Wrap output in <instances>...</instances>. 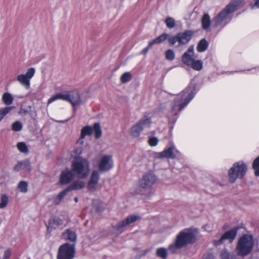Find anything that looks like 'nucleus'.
Here are the masks:
<instances>
[{
  "label": "nucleus",
  "mask_w": 259,
  "mask_h": 259,
  "mask_svg": "<svg viewBox=\"0 0 259 259\" xmlns=\"http://www.w3.org/2000/svg\"><path fill=\"white\" fill-rule=\"evenodd\" d=\"M151 120L150 118L141 119L131 130L132 136L134 138L139 137L141 132L146 128H149L151 126Z\"/></svg>",
  "instance_id": "nucleus-11"
},
{
  "label": "nucleus",
  "mask_w": 259,
  "mask_h": 259,
  "mask_svg": "<svg viewBox=\"0 0 259 259\" xmlns=\"http://www.w3.org/2000/svg\"><path fill=\"white\" fill-rule=\"evenodd\" d=\"M17 147L18 150L22 153H27L28 152V148L24 142H20L17 144Z\"/></svg>",
  "instance_id": "nucleus-40"
},
{
  "label": "nucleus",
  "mask_w": 259,
  "mask_h": 259,
  "mask_svg": "<svg viewBox=\"0 0 259 259\" xmlns=\"http://www.w3.org/2000/svg\"><path fill=\"white\" fill-rule=\"evenodd\" d=\"M148 142H149V144L150 146H155L157 145L158 142V140L156 137H152L149 139Z\"/></svg>",
  "instance_id": "nucleus-45"
},
{
  "label": "nucleus",
  "mask_w": 259,
  "mask_h": 259,
  "mask_svg": "<svg viewBox=\"0 0 259 259\" xmlns=\"http://www.w3.org/2000/svg\"><path fill=\"white\" fill-rule=\"evenodd\" d=\"M72 170L81 179L86 178L90 171V164L85 159H78L72 161Z\"/></svg>",
  "instance_id": "nucleus-6"
},
{
  "label": "nucleus",
  "mask_w": 259,
  "mask_h": 259,
  "mask_svg": "<svg viewBox=\"0 0 259 259\" xmlns=\"http://www.w3.org/2000/svg\"><path fill=\"white\" fill-rule=\"evenodd\" d=\"M208 47V43L205 39H201L198 43L197 50L198 52H203L206 51Z\"/></svg>",
  "instance_id": "nucleus-24"
},
{
  "label": "nucleus",
  "mask_w": 259,
  "mask_h": 259,
  "mask_svg": "<svg viewBox=\"0 0 259 259\" xmlns=\"http://www.w3.org/2000/svg\"><path fill=\"white\" fill-rule=\"evenodd\" d=\"M85 186V183L81 181H76L73 182L71 185L68 186L67 188L71 191L74 190H79L83 188Z\"/></svg>",
  "instance_id": "nucleus-23"
},
{
  "label": "nucleus",
  "mask_w": 259,
  "mask_h": 259,
  "mask_svg": "<svg viewBox=\"0 0 259 259\" xmlns=\"http://www.w3.org/2000/svg\"><path fill=\"white\" fill-rule=\"evenodd\" d=\"M69 119H67V120H65V121L61 120V121H58V122H61V123H64V122H66V121H69Z\"/></svg>",
  "instance_id": "nucleus-53"
},
{
  "label": "nucleus",
  "mask_w": 259,
  "mask_h": 259,
  "mask_svg": "<svg viewBox=\"0 0 259 259\" xmlns=\"http://www.w3.org/2000/svg\"><path fill=\"white\" fill-rule=\"evenodd\" d=\"M62 236L64 239L68 240L74 243H75L77 239V234L75 231H73L71 229H67L62 233Z\"/></svg>",
  "instance_id": "nucleus-19"
},
{
  "label": "nucleus",
  "mask_w": 259,
  "mask_h": 259,
  "mask_svg": "<svg viewBox=\"0 0 259 259\" xmlns=\"http://www.w3.org/2000/svg\"><path fill=\"white\" fill-rule=\"evenodd\" d=\"M140 219V217L136 215H131L127 217L125 220L118 223L116 225L113 226L114 230L119 233H122L126 227L131 224L136 222Z\"/></svg>",
  "instance_id": "nucleus-12"
},
{
  "label": "nucleus",
  "mask_w": 259,
  "mask_h": 259,
  "mask_svg": "<svg viewBox=\"0 0 259 259\" xmlns=\"http://www.w3.org/2000/svg\"><path fill=\"white\" fill-rule=\"evenodd\" d=\"M9 198L6 194H2L0 200V209L5 208L8 203Z\"/></svg>",
  "instance_id": "nucleus-34"
},
{
  "label": "nucleus",
  "mask_w": 259,
  "mask_h": 259,
  "mask_svg": "<svg viewBox=\"0 0 259 259\" xmlns=\"http://www.w3.org/2000/svg\"><path fill=\"white\" fill-rule=\"evenodd\" d=\"M150 251H151L150 248H147V249L142 251L141 254L140 255H139L138 256H136V258L139 259L142 256L145 255L147 253L149 252Z\"/></svg>",
  "instance_id": "nucleus-47"
},
{
  "label": "nucleus",
  "mask_w": 259,
  "mask_h": 259,
  "mask_svg": "<svg viewBox=\"0 0 259 259\" xmlns=\"http://www.w3.org/2000/svg\"><path fill=\"white\" fill-rule=\"evenodd\" d=\"M28 184L25 181L19 182L17 188L19 191L22 193H26L27 191Z\"/></svg>",
  "instance_id": "nucleus-35"
},
{
  "label": "nucleus",
  "mask_w": 259,
  "mask_h": 259,
  "mask_svg": "<svg viewBox=\"0 0 259 259\" xmlns=\"http://www.w3.org/2000/svg\"><path fill=\"white\" fill-rule=\"evenodd\" d=\"M202 28L204 30H207L211 25L210 17L208 13L204 14L201 19Z\"/></svg>",
  "instance_id": "nucleus-22"
},
{
  "label": "nucleus",
  "mask_w": 259,
  "mask_h": 259,
  "mask_svg": "<svg viewBox=\"0 0 259 259\" xmlns=\"http://www.w3.org/2000/svg\"><path fill=\"white\" fill-rule=\"evenodd\" d=\"M3 102L7 105H10L13 103L14 97L9 93H5L2 97Z\"/></svg>",
  "instance_id": "nucleus-28"
},
{
  "label": "nucleus",
  "mask_w": 259,
  "mask_h": 259,
  "mask_svg": "<svg viewBox=\"0 0 259 259\" xmlns=\"http://www.w3.org/2000/svg\"><path fill=\"white\" fill-rule=\"evenodd\" d=\"M194 34V30H186L183 32L178 33L176 35L169 37L168 40L172 46L175 45L178 42V44L177 47H180L187 45Z\"/></svg>",
  "instance_id": "nucleus-8"
},
{
  "label": "nucleus",
  "mask_w": 259,
  "mask_h": 259,
  "mask_svg": "<svg viewBox=\"0 0 259 259\" xmlns=\"http://www.w3.org/2000/svg\"><path fill=\"white\" fill-rule=\"evenodd\" d=\"M247 169L246 164L243 161L235 162L229 171V181L234 183L237 179H242Z\"/></svg>",
  "instance_id": "nucleus-7"
},
{
  "label": "nucleus",
  "mask_w": 259,
  "mask_h": 259,
  "mask_svg": "<svg viewBox=\"0 0 259 259\" xmlns=\"http://www.w3.org/2000/svg\"><path fill=\"white\" fill-rule=\"evenodd\" d=\"M14 170L16 171H19L21 170L29 171L31 170L30 162L28 160L20 161L14 166Z\"/></svg>",
  "instance_id": "nucleus-20"
},
{
  "label": "nucleus",
  "mask_w": 259,
  "mask_h": 259,
  "mask_svg": "<svg viewBox=\"0 0 259 259\" xmlns=\"http://www.w3.org/2000/svg\"><path fill=\"white\" fill-rule=\"evenodd\" d=\"M168 34L165 33H163L160 35L159 36L150 41V45H153L154 44H158L163 42L168 37Z\"/></svg>",
  "instance_id": "nucleus-29"
},
{
  "label": "nucleus",
  "mask_w": 259,
  "mask_h": 259,
  "mask_svg": "<svg viewBox=\"0 0 259 259\" xmlns=\"http://www.w3.org/2000/svg\"><path fill=\"white\" fill-rule=\"evenodd\" d=\"M195 94V89L192 86H189L180 93L174 101L170 111L171 115H176L183 110L192 100Z\"/></svg>",
  "instance_id": "nucleus-3"
},
{
  "label": "nucleus",
  "mask_w": 259,
  "mask_h": 259,
  "mask_svg": "<svg viewBox=\"0 0 259 259\" xmlns=\"http://www.w3.org/2000/svg\"><path fill=\"white\" fill-rule=\"evenodd\" d=\"M34 73L35 69L34 68H30L27 70L26 73L24 75L30 80V79L33 76Z\"/></svg>",
  "instance_id": "nucleus-43"
},
{
  "label": "nucleus",
  "mask_w": 259,
  "mask_h": 259,
  "mask_svg": "<svg viewBox=\"0 0 259 259\" xmlns=\"http://www.w3.org/2000/svg\"><path fill=\"white\" fill-rule=\"evenodd\" d=\"M164 23H165L167 27L170 29L174 28L176 26L175 20L171 17H167L164 20Z\"/></svg>",
  "instance_id": "nucleus-36"
},
{
  "label": "nucleus",
  "mask_w": 259,
  "mask_h": 259,
  "mask_svg": "<svg viewBox=\"0 0 259 259\" xmlns=\"http://www.w3.org/2000/svg\"><path fill=\"white\" fill-rule=\"evenodd\" d=\"M12 128L15 132H19L22 128V124L20 121H17L13 123Z\"/></svg>",
  "instance_id": "nucleus-42"
},
{
  "label": "nucleus",
  "mask_w": 259,
  "mask_h": 259,
  "mask_svg": "<svg viewBox=\"0 0 259 259\" xmlns=\"http://www.w3.org/2000/svg\"><path fill=\"white\" fill-rule=\"evenodd\" d=\"M254 246L252 235L245 234L241 237L237 242L236 251L238 256L244 257L249 254Z\"/></svg>",
  "instance_id": "nucleus-4"
},
{
  "label": "nucleus",
  "mask_w": 259,
  "mask_h": 259,
  "mask_svg": "<svg viewBox=\"0 0 259 259\" xmlns=\"http://www.w3.org/2000/svg\"><path fill=\"white\" fill-rule=\"evenodd\" d=\"M69 192L70 191L67 188L60 192L54 199V203L55 204H59Z\"/></svg>",
  "instance_id": "nucleus-27"
},
{
  "label": "nucleus",
  "mask_w": 259,
  "mask_h": 259,
  "mask_svg": "<svg viewBox=\"0 0 259 259\" xmlns=\"http://www.w3.org/2000/svg\"><path fill=\"white\" fill-rule=\"evenodd\" d=\"M13 106H7L0 110V121L13 109Z\"/></svg>",
  "instance_id": "nucleus-33"
},
{
  "label": "nucleus",
  "mask_w": 259,
  "mask_h": 259,
  "mask_svg": "<svg viewBox=\"0 0 259 259\" xmlns=\"http://www.w3.org/2000/svg\"><path fill=\"white\" fill-rule=\"evenodd\" d=\"M239 229L238 227H236L226 231L219 240H213V244L215 246H218L224 243L226 240H228L229 242L232 243L235 239Z\"/></svg>",
  "instance_id": "nucleus-10"
},
{
  "label": "nucleus",
  "mask_w": 259,
  "mask_h": 259,
  "mask_svg": "<svg viewBox=\"0 0 259 259\" xmlns=\"http://www.w3.org/2000/svg\"><path fill=\"white\" fill-rule=\"evenodd\" d=\"M132 78V75L130 72H126L124 73L120 77V81L122 83L128 82Z\"/></svg>",
  "instance_id": "nucleus-38"
},
{
  "label": "nucleus",
  "mask_w": 259,
  "mask_h": 259,
  "mask_svg": "<svg viewBox=\"0 0 259 259\" xmlns=\"http://www.w3.org/2000/svg\"><path fill=\"white\" fill-rule=\"evenodd\" d=\"M98 184H95L94 183L89 182L88 184V189L89 191L91 192H94L97 190Z\"/></svg>",
  "instance_id": "nucleus-44"
},
{
  "label": "nucleus",
  "mask_w": 259,
  "mask_h": 259,
  "mask_svg": "<svg viewBox=\"0 0 259 259\" xmlns=\"http://www.w3.org/2000/svg\"><path fill=\"white\" fill-rule=\"evenodd\" d=\"M180 152L175 148V146L171 145L167 148H165L163 151L158 153L157 157L160 158H167L175 159L180 156Z\"/></svg>",
  "instance_id": "nucleus-13"
},
{
  "label": "nucleus",
  "mask_w": 259,
  "mask_h": 259,
  "mask_svg": "<svg viewBox=\"0 0 259 259\" xmlns=\"http://www.w3.org/2000/svg\"><path fill=\"white\" fill-rule=\"evenodd\" d=\"M75 252V243H64L59 248L57 259H73Z\"/></svg>",
  "instance_id": "nucleus-9"
},
{
  "label": "nucleus",
  "mask_w": 259,
  "mask_h": 259,
  "mask_svg": "<svg viewBox=\"0 0 259 259\" xmlns=\"http://www.w3.org/2000/svg\"><path fill=\"white\" fill-rule=\"evenodd\" d=\"M255 170L254 174L256 176L259 177V167L256 169H254Z\"/></svg>",
  "instance_id": "nucleus-52"
},
{
  "label": "nucleus",
  "mask_w": 259,
  "mask_h": 259,
  "mask_svg": "<svg viewBox=\"0 0 259 259\" xmlns=\"http://www.w3.org/2000/svg\"><path fill=\"white\" fill-rule=\"evenodd\" d=\"M190 66H191L193 69L199 71L202 68L203 62L201 60H195L194 59Z\"/></svg>",
  "instance_id": "nucleus-32"
},
{
  "label": "nucleus",
  "mask_w": 259,
  "mask_h": 259,
  "mask_svg": "<svg viewBox=\"0 0 259 259\" xmlns=\"http://www.w3.org/2000/svg\"><path fill=\"white\" fill-rule=\"evenodd\" d=\"M93 206L96 209L97 211L102 212L104 209L103 203L100 200H94L92 203Z\"/></svg>",
  "instance_id": "nucleus-30"
},
{
  "label": "nucleus",
  "mask_w": 259,
  "mask_h": 259,
  "mask_svg": "<svg viewBox=\"0 0 259 259\" xmlns=\"http://www.w3.org/2000/svg\"><path fill=\"white\" fill-rule=\"evenodd\" d=\"M78 200V198L77 197L74 198V201H75V202H77Z\"/></svg>",
  "instance_id": "nucleus-54"
},
{
  "label": "nucleus",
  "mask_w": 259,
  "mask_h": 259,
  "mask_svg": "<svg viewBox=\"0 0 259 259\" xmlns=\"http://www.w3.org/2000/svg\"><path fill=\"white\" fill-rule=\"evenodd\" d=\"M195 241L196 235L193 231L186 229L179 232L175 242L169 245L168 250L171 254H177L181 249L193 244Z\"/></svg>",
  "instance_id": "nucleus-1"
},
{
  "label": "nucleus",
  "mask_w": 259,
  "mask_h": 259,
  "mask_svg": "<svg viewBox=\"0 0 259 259\" xmlns=\"http://www.w3.org/2000/svg\"><path fill=\"white\" fill-rule=\"evenodd\" d=\"M156 177L152 173L145 174L140 182V187L142 188H149L156 182Z\"/></svg>",
  "instance_id": "nucleus-14"
},
{
  "label": "nucleus",
  "mask_w": 259,
  "mask_h": 259,
  "mask_svg": "<svg viewBox=\"0 0 259 259\" xmlns=\"http://www.w3.org/2000/svg\"><path fill=\"white\" fill-rule=\"evenodd\" d=\"M194 55V47L193 46H190L188 50L185 52L182 57L183 62L187 65H190L192 64L193 60L194 59L193 58Z\"/></svg>",
  "instance_id": "nucleus-18"
},
{
  "label": "nucleus",
  "mask_w": 259,
  "mask_h": 259,
  "mask_svg": "<svg viewBox=\"0 0 259 259\" xmlns=\"http://www.w3.org/2000/svg\"><path fill=\"white\" fill-rule=\"evenodd\" d=\"M152 46L153 45H150V42H149L148 46L142 50V53L143 55H146L148 52V50L150 49V48H151Z\"/></svg>",
  "instance_id": "nucleus-50"
},
{
  "label": "nucleus",
  "mask_w": 259,
  "mask_h": 259,
  "mask_svg": "<svg viewBox=\"0 0 259 259\" xmlns=\"http://www.w3.org/2000/svg\"><path fill=\"white\" fill-rule=\"evenodd\" d=\"M156 255L161 259H167L168 256L167 250L164 247H160L157 249Z\"/></svg>",
  "instance_id": "nucleus-25"
},
{
  "label": "nucleus",
  "mask_w": 259,
  "mask_h": 259,
  "mask_svg": "<svg viewBox=\"0 0 259 259\" xmlns=\"http://www.w3.org/2000/svg\"><path fill=\"white\" fill-rule=\"evenodd\" d=\"M93 132L95 133V136L96 139H99L102 136V130L101 128L100 124L99 123H95L92 128Z\"/></svg>",
  "instance_id": "nucleus-31"
},
{
  "label": "nucleus",
  "mask_w": 259,
  "mask_h": 259,
  "mask_svg": "<svg viewBox=\"0 0 259 259\" xmlns=\"http://www.w3.org/2000/svg\"><path fill=\"white\" fill-rule=\"evenodd\" d=\"M93 130L90 126H86L83 127L81 131L80 138L78 141V142L81 144L84 143L83 139L86 136H90L92 134Z\"/></svg>",
  "instance_id": "nucleus-21"
},
{
  "label": "nucleus",
  "mask_w": 259,
  "mask_h": 259,
  "mask_svg": "<svg viewBox=\"0 0 259 259\" xmlns=\"http://www.w3.org/2000/svg\"><path fill=\"white\" fill-rule=\"evenodd\" d=\"M58 99H62L70 102L73 107V111L75 112V107L80 105L81 103L80 96L77 92H66L64 93H58L51 97L48 101V104H50Z\"/></svg>",
  "instance_id": "nucleus-5"
},
{
  "label": "nucleus",
  "mask_w": 259,
  "mask_h": 259,
  "mask_svg": "<svg viewBox=\"0 0 259 259\" xmlns=\"http://www.w3.org/2000/svg\"><path fill=\"white\" fill-rule=\"evenodd\" d=\"M113 164L110 155H104L99 163V169L101 171H107L113 167Z\"/></svg>",
  "instance_id": "nucleus-15"
},
{
  "label": "nucleus",
  "mask_w": 259,
  "mask_h": 259,
  "mask_svg": "<svg viewBox=\"0 0 259 259\" xmlns=\"http://www.w3.org/2000/svg\"><path fill=\"white\" fill-rule=\"evenodd\" d=\"M99 180V174L97 170H94L92 172L90 182L98 184Z\"/></svg>",
  "instance_id": "nucleus-39"
},
{
  "label": "nucleus",
  "mask_w": 259,
  "mask_h": 259,
  "mask_svg": "<svg viewBox=\"0 0 259 259\" xmlns=\"http://www.w3.org/2000/svg\"><path fill=\"white\" fill-rule=\"evenodd\" d=\"M252 167L253 169H256L259 167V156L254 159L252 163Z\"/></svg>",
  "instance_id": "nucleus-46"
},
{
  "label": "nucleus",
  "mask_w": 259,
  "mask_h": 259,
  "mask_svg": "<svg viewBox=\"0 0 259 259\" xmlns=\"http://www.w3.org/2000/svg\"><path fill=\"white\" fill-rule=\"evenodd\" d=\"M17 80L27 89L30 87V81L24 74H20L17 76Z\"/></svg>",
  "instance_id": "nucleus-26"
},
{
  "label": "nucleus",
  "mask_w": 259,
  "mask_h": 259,
  "mask_svg": "<svg viewBox=\"0 0 259 259\" xmlns=\"http://www.w3.org/2000/svg\"><path fill=\"white\" fill-rule=\"evenodd\" d=\"M165 58L169 61H172L175 59V54L173 50L169 49L165 52Z\"/></svg>",
  "instance_id": "nucleus-41"
},
{
  "label": "nucleus",
  "mask_w": 259,
  "mask_h": 259,
  "mask_svg": "<svg viewBox=\"0 0 259 259\" xmlns=\"http://www.w3.org/2000/svg\"><path fill=\"white\" fill-rule=\"evenodd\" d=\"M255 7L257 8H259V0H255V3L253 5H251V8L253 9Z\"/></svg>",
  "instance_id": "nucleus-51"
},
{
  "label": "nucleus",
  "mask_w": 259,
  "mask_h": 259,
  "mask_svg": "<svg viewBox=\"0 0 259 259\" xmlns=\"http://www.w3.org/2000/svg\"><path fill=\"white\" fill-rule=\"evenodd\" d=\"M11 254V251L10 249L6 250L4 252L3 259H9Z\"/></svg>",
  "instance_id": "nucleus-48"
},
{
  "label": "nucleus",
  "mask_w": 259,
  "mask_h": 259,
  "mask_svg": "<svg viewBox=\"0 0 259 259\" xmlns=\"http://www.w3.org/2000/svg\"><path fill=\"white\" fill-rule=\"evenodd\" d=\"M204 259H214V256L211 253H206L203 256Z\"/></svg>",
  "instance_id": "nucleus-49"
},
{
  "label": "nucleus",
  "mask_w": 259,
  "mask_h": 259,
  "mask_svg": "<svg viewBox=\"0 0 259 259\" xmlns=\"http://www.w3.org/2000/svg\"><path fill=\"white\" fill-rule=\"evenodd\" d=\"M63 223L64 221L58 217L52 218L49 220L48 224L47 225L48 231L51 232L58 227L62 226Z\"/></svg>",
  "instance_id": "nucleus-16"
},
{
  "label": "nucleus",
  "mask_w": 259,
  "mask_h": 259,
  "mask_svg": "<svg viewBox=\"0 0 259 259\" xmlns=\"http://www.w3.org/2000/svg\"><path fill=\"white\" fill-rule=\"evenodd\" d=\"M74 175L73 172L69 170H65L61 172L60 183L62 185L69 184L73 179Z\"/></svg>",
  "instance_id": "nucleus-17"
},
{
  "label": "nucleus",
  "mask_w": 259,
  "mask_h": 259,
  "mask_svg": "<svg viewBox=\"0 0 259 259\" xmlns=\"http://www.w3.org/2000/svg\"><path fill=\"white\" fill-rule=\"evenodd\" d=\"M244 0H232L214 18V27H217L223 22L224 26L231 20V15L236 11L239 6L243 3Z\"/></svg>",
  "instance_id": "nucleus-2"
},
{
  "label": "nucleus",
  "mask_w": 259,
  "mask_h": 259,
  "mask_svg": "<svg viewBox=\"0 0 259 259\" xmlns=\"http://www.w3.org/2000/svg\"><path fill=\"white\" fill-rule=\"evenodd\" d=\"M221 259H236V256L227 250L223 251L221 254Z\"/></svg>",
  "instance_id": "nucleus-37"
}]
</instances>
